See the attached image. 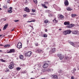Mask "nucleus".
<instances>
[{
	"label": "nucleus",
	"mask_w": 79,
	"mask_h": 79,
	"mask_svg": "<svg viewBox=\"0 0 79 79\" xmlns=\"http://www.w3.org/2000/svg\"><path fill=\"white\" fill-rule=\"evenodd\" d=\"M59 17L60 19H63V17H64V16L62 15H60Z\"/></svg>",
	"instance_id": "nucleus-29"
},
{
	"label": "nucleus",
	"mask_w": 79,
	"mask_h": 79,
	"mask_svg": "<svg viewBox=\"0 0 79 79\" xmlns=\"http://www.w3.org/2000/svg\"><path fill=\"white\" fill-rule=\"evenodd\" d=\"M52 78L54 79H58V76H57L56 75H53L52 76Z\"/></svg>",
	"instance_id": "nucleus-16"
},
{
	"label": "nucleus",
	"mask_w": 79,
	"mask_h": 79,
	"mask_svg": "<svg viewBox=\"0 0 79 79\" xmlns=\"http://www.w3.org/2000/svg\"><path fill=\"white\" fill-rule=\"evenodd\" d=\"M73 71H76V68L74 69Z\"/></svg>",
	"instance_id": "nucleus-49"
},
{
	"label": "nucleus",
	"mask_w": 79,
	"mask_h": 79,
	"mask_svg": "<svg viewBox=\"0 0 79 79\" xmlns=\"http://www.w3.org/2000/svg\"><path fill=\"white\" fill-rule=\"evenodd\" d=\"M27 42H28V43L29 42V40H28Z\"/></svg>",
	"instance_id": "nucleus-64"
},
{
	"label": "nucleus",
	"mask_w": 79,
	"mask_h": 79,
	"mask_svg": "<svg viewBox=\"0 0 79 79\" xmlns=\"http://www.w3.org/2000/svg\"><path fill=\"white\" fill-rule=\"evenodd\" d=\"M44 37H47V35H46V34H44L43 35Z\"/></svg>",
	"instance_id": "nucleus-39"
},
{
	"label": "nucleus",
	"mask_w": 79,
	"mask_h": 79,
	"mask_svg": "<svg viewBox=\"0 0 79 79\" xmlns=\"http://www.w3.org/2000/svg\"><path fill=\"white\" fill-rule=\"evenodd\" d=\"M71 79H74V77H71Z\"/></svg>",
	"instance_id": "nucleus-48"
},
{
	"label": "nucleus",
	"mask_w": 79,
	"mask_h": 79,
	"mask_svg": "<svg viewBox=\"0 0 79 79\" xmlns=\"http://www.w3.org/2000/svg\"><path fill=\"white\" fill-rule=\"evenodd\" d=\"M57 56L60 58V60H62L63 58H64V56L61 54H59L57 55Z\"/></svg>",
	"instance_id": "nucleus-7"
},
{
	"label": "nucleus",
	"mask_w": 79,
	"mask_h": 79,
	"mask_svg": "<svg viewBox=\"0 0 79 79\" xmlns=\"http://www.w3.org/2000/svg\"><path fill=\"white\" fill-rule=\"evenodd\" d=\"M31 79H34V78H31Z\"/></svg>",
	"instance_id": "nucleus-63"
},
{
	"label": "nucleus",
	"mask_w": 79,
	"mask_h": 79,
	"mask_svg": "<svg viewBox=\"0 0 79 79\" xmlns=\"http://www.w3.org/2000/svg\"><path fill=\"white\" fill-rule=\"evenodd\" d=\"M15 50L14 49H12L10 50L9 51L7 52V53H15Z\"/></svg>",
	"instance_id": "nucleus-5"
},
{
	"label": "nucleus",
	"mask_w": 79,
	"mask_h": 79,
	"mask_svg": "<svg viewBox=\"0 0 79 79\" xmlns=\"http://www.w3.org/2000/svg\"><path fill=\"white\" fill-rule=\"evenodd\" d=\"M73 34H79V32L78 31H73Z\"/></svg>",
	"instance_id": "nucleus-12"
},
{
	"label": "nucleus",
	"mask_w": 79,
	"mask_h": 79,
	"mask_svg": "<svg viewBox=\"0 0 79 79\" xmlns=\"http://www.w3.org/2000/svg\"><path fill=\"white\" fill-rule=\"evenodd\" d=\"M32 55V52H29L27 53H25V56H30Z\"/></svg>",
	"instance_id": "nucleus-3"
},
{
	"label": "nucleus",
	"mask_w": 79,
	"mask_h": 79,
	"mask_svg": "<svg viewBox=\"0 0 79 79\" xmlns=\"http://www.w3.org/2000/svg\"><path fill=\"white\" fill-rule=\"evenodd\" d=\"M53 22H54L55 21V23H58V21L56 20V19L55 18L54 20H52Z\"/></svg>",
	"instance_id": "nucleus-24"
},
{
	"label": "nucleus",
	"mask_w": 79,
	"mask_h": 79,
	"mask_svg": "<svg viewBox=\"0 0 79 79\" xmlns=\"http://www.w3.org/2000/svg\"><path fill=\"white\" fill-rule=\"evenodd\" d=\"M4 21H6V19H4Z\"/></svg>",
	"instance_id": "nucleus-53"
},
{
	"label": "nucleus",
	"mask_w": 79,
	"mask_h": 79,
	"mask_svg": "<svg viewBox=\"0 0 79 79\" xmlns=\"http://www.w3.org/2000/svg\"><path fill=\"white\" fill-rule=\"evenodd\" d=\"M48 66V64L47 63H45L43 65V68H47Z\"/></svg>",
	"instance_id": "nucleus-9"
},
{
	"label": "nucleus",
	"mask_w": 79,
	"mask_h": 79,
	"mask_svg": "<svg viewBox=\"0 0 79 79\" xmlns=\"http://www.w3.org/2000/svg\"><path fill=\"white\" fill-rule=\"evenodd\" d=\"M32 11L33 12V13H35V10H32Z\"/></svg>",
	"instance_id": "nucleus-42"
},
{
	"label": "nucleus",
	"mask_w": 79,
	"mask_h": 79,
	"mask_svg": "<svg viewBox=\"0 0 79 79\" xmlns=\"http://www.w3.org/2000/svg\"><path fill=\"white\" fill-rule=\"evenodd\" d=\"M38 66V68H41V65L40 64H38V65H35V66Z\"/></svg>",
	"instance_id": "nucleus-33"
},
{
	"label": "nucleus",
	"mask_w": 79,
	"mask_h": 79,
	"mask_svg": "<svg viewBox=\"0 0 79 79\" xmlns=\"http://www.w3.org/2000/svg\"><path fill=\"white\" fill-rule=\"evenodd\" d=\"M48 16L49 17H51V16H52V14H50L48 15Z\"/></svg>",
	"instance_id": "nucleus-41"
},
{
	"label": "nucleus",
	"mask_w": 79,
	"mask_h": 79,
	"mask_svg": "<svg viewBox=\"0 0 79 79\" xmlns=\"http://www.w3.org/2000/svg\"><path fill=\"white\" fill-rule=\"evenodd\" d=\"M33 2L35 4H37V0H33Z\"/></svg>",
	"instance_id": "nucleus-31"
},
{
	"label": "nucleus",
	"mask_w": 79,
	"mask_h": 79,
	"mask_svg": "<svg viewBox=\"0 0 79 79\" xmlns=\"http://www.w3.org/2000/svg\"><path fill=\"white\" fill-rule=\"evenodd\" d=\"M0 46H3V45L2 44H0Z\"/></svg>",
	"instance_id": "nucleus-60"
},
{
	"label": "nucleus",
	"mask_w": 79,
	"mask_h": 79,
	"mask_svg": "<svg viewBox=\"0 0 79 79\" xmlns=\"http://www.w3.org/2000/svg\"><path fill=\"white\" fill-rule=\"evenodd\" d=\"M58 72L59 73H62L63 72V71L61 69H59L58 70Z\"/></svg>",
	"instance_id": "nucleus-25"
},
{
	"label": "nucleus",
	"mask_w": 79,
	"mask_h": 79,
	"mask_svg": "<svg viewBox=\"0 0 79 79\" xmlns=\"http://www.w3.org/2000/svg\"><path fill=\"white\" fill-rule=\"evenodd\" d=\"M1 5L0 4V7ZM0 10H2V8H0Z\"/></svg>",
	"instance_id": "nucleus-58"
},
{
	"label": "nucleus",
	"mask_w": 79,
	"mask_h": 79,
	"mask_svg": "<svg viewBox=\"0 0 79 79\" xmlns=\"http://www.w3.org/2000/svg\"><path fill=\"white\" fill-rule=\"evenodd\" d=\"M19 58L21 60H23V58H24V56L22 55H21L20 56Z\"/></svg>",
	"instance_id": "nucleus-27"
},
{
	"label": "nucleus",
	"mask_w": 79,
	"mask_h": 79,
	"mask_svg": "<svg viewBox=\"0 0 79 79\" xmlns=\"http://www.w3.org/2000/svg\"><path fill=\"white\" fill-rule=\"evenodd\" d=\"M53 7H54V8H55L56 9V8H57V6H56V5H55V4H54L53 5Z\"/></svg>",
	"instance_id": "nucleus-36"
},
{
	"label": "nucleus",
	"mask_w": 79,
	"mask_h": 79,
	"mask_svg": "<svg viewBox=\"0 0 79 79\" xmlns=\"http://www.w3.org/2000/svg\"><path fill=\"white\" fill-rule=\"evenodd\" d=\"M17 48H22V43L21 42H19L17 44Z\"/></svg>",
	"instance_id": "nucleus-4"
},
{
	"label": "nucleus",
	"mask_w": 79,
	"mask_h": 79,
	"mask_svg": "<svg viewBox=\"0 0 79 79\" xmlns=\"http://www.w3.org/2000/svg\"><path fill=\"white\" fill-rule=\"evenodd\" d=\"M64 4L65 6H68L69 5V2L68 0H66L64 2Z\"/></svg>",
	"instance_id": "nucleus-11"
},
{
	"label": "nucleus",
	"mask_w": 79,
	"mask_h": 79,
	"mask_svg": "<svg viewBox=\"0 0 79 79\" xmlns=\"http://www.w3.org/2000/svg\"><path fill=\"white\" fill-rule=\"evenodd\" d=\"M47 71H50V69H47Z\"/></svg>",
	"instance_id": "nucleus-52"
},
{
	"label": "nucleus",
	"mask_w": 79,
	"mask_h": 79,
	"mask_svg": "<svg viewBox=\"0 0 79 79\" xmlns=\"http://www.w3.org/2000/svg\"><path fill=\"white\" fill-rule=\"evenodd\" d=\"M0 52H2V51L0 50Z\"/></svg>",
	"instance_id": "nucleus-61"
},
{
	"label": "nucleus",
	"mask_w": 79,
	"mask_h": 79,
	"mask_svg": "<svg viewBox=\"0 0 79 79\" xmlns=\"http://www.w3.org/2000/svg\"><path fill=\"white\" fill-rule=\"evenodd\" d=\"M76 16H77V15L76 14H72L71 15L72 18H74V17H76Z\"/></svg>",
	"instance_id": "nucleus-22"
},
{
	"label": "nucleus",
	"mask_w": 79,
	"mask_h": 79,
	"mask_svg": "<svg viewBox=\"0 0 79 79\" xmlns=\"http://www.w3.org/2000/svg\"><path fill=\"white\" fill-rule=\"evenodd\" d=\"M8 55L6 56H5V57L4 58V59H5V60H7L8 58Z\"/></svg>",
	"instance_id": "nucleus-28"
},
{
	"label": "nucleus",
	"mask_w": 79,
	"mask_h": 79,
	"mask_svg": "<svg viewBox=\"0 0 79 79\" xmlns=\"http://www.w3.org/2000/svg\"><path fill=\"white\" fill-rule=\"evenodd\" d=\"M8 12L9 13H12V10H9L8 11Z\"/></svg>",
	"instance_id": "nucleus-35"
},
{
	"label": "nucleus",
	"mask_w": 79,
	"mask_h": 79,
	"mask_svg": "<svg viewBox=\"0 0 79 79\" xmlns=\"http://www.w3.org/2000/svg\"><path fill=\"white\" fill-rule=\"evenodd\" d=\"M73 26H74V24L71 23V24L69 25V26H67V27L70 29V28H72Z\"/></svg>",
	"instance_id": "nucleus-8"
},
{
	"label": "nucleus",
	"mask_w": 79,
	"mask_h": 79,
	"mask_svg": "<svg viewBox=\"0 0 79 79\" xmlns=\"http://www.w3.org/2000/svg\"><path fill=\"white\" fill-rule=\"evenodd\" d=\"M56 51L55 48H52V50L49 51V54L52 55L53 53H54Z\"/></svg>",
	"instance_id": "nucleus-6"
},
{
	"label": "nucleus",
	"mask_w": 79,
	"mask_h": 79,
	"mask_svg": "<svg viewBox=\"0 0 79 79\" xmlns=\"http://www.w3.org/2000/svg\"><path fill=\"white\" fill-rule=\"evenodd\" d=\"M23 2L26 5H27L28 4V2L27 0H24Z\"/></svg>",
	"instance_id": "nucleus-23"
},
{
	"label": "nucleus",
	"mask_w": 79,
	"mask_h": 79,
	"mask_svg": "<svg viewBox=\"0 0 79 79\" xmlns=\"http://www.w3.org/2000/svg\"><path fill=\"white\" fill-rule=\"evenodd\" d=\"M9 9H10V10H11L13 9V8L12 7H10L9 8Z\"/></svg>",
	"instance_id": "nucleus-45"
},
{
	"label": "nucleus",
	"mask_w": 79,
	"mask_h": 79,
	"mask_svg": "<svg viewBox=\"0 0 79 79\" xmlns=\"http://www.w3.org/2000/svg\"><path fill=\"white\" fill-rule=\"evenodd\" d=\"M26 16H27V15H23V17H24V18H25V17H26Z\"/></svg>",
	"instance_id": "nucleus-47"
},
{
	"label": "nucleus",
	"mask_w": 79,
	"mask_h": 79,
	"mask_svg": "<svg viewBox=\"0 0 79 79\" xmlns=\"http://www.w3.org/2000/svg\"><path fill=\"white\" fill-rule=\"evenodd\" d=\"M30 26V27H31V28H33V27H32V26Z\"/></svg>",
	"instance_id": "nucleus-57"
},
{
	"label": "nucleus",
	"mask_w": 79,
	"mask_h": 79,
	"mask_svg": "<svg viewBox=\"0 0 79 79\" xmlns=\"http://www.w3.org/2000/svg\"><path fill=\"white\" fill-rule=\"evenodd\" d=\"M24 10V11H25L26 12H27L28 13H29V12H30V10L27 7H26L25 8Z\"/></svg>",
	"instance_id": "nucleus-10"
},
{
	"label": "nucleus",
	"mask_w": 79,
	"mask_h": 79,
	"mask_svg": "<svg viewBox=\"0 0 79 79\" xmlns=\"http://www.w3.org/2000/svg\"><path fill=\"white\" fill-rule=\"evenodd\" d=\"M49 11H50L49 10H46L45 11V12L46 13H48V12H49Z\"/></svg>",
	"instance_id": "nucleus-43"
},
{
	"label": "nucleus",
	"mask_w": 79,
	"mask_h": 79,
	"mask_svg": "<svg viewBox=\"0 0 79 79\" xmlns=\"http://www.w3.org/2000/svg\"><path fill=\"white\" fill-rule=\"evenodd\" d=\"M15 22V23H16L17 22H18V21H19V20H14Z\"/></svg>",
	"instance_id": "nucleus-44"
},
{
	"label": "nucleus",
	"mask_w": 79,
	"mask_h": 79,
	"mask_svg": "<svg viewBox=\"0 0 79 79\" xmlns=\"http://www.w3.org/2000/svg\"><path fill=\"white\" fill-rule=\"evenodd\" d=\"M48 20L47 19V20H46L44 21V23H45V24H47V23H48Z\"/></svg>",
	"instance_id": "nucleus-30"
},
{
	"label": "nucleus",
	"mask_w": 79,
	"mask_h": 79,
	"mask_svg": "<svg viewBox=\"0 0 79 79\" xmlns=\"http://www.w3.org/2000/svg\"><path fill=\"white\" fill-rule=\"evenodd\" d=\"M47 29H45V32H47Z\"/></svg>",
	"instance_id": "nucleus-50"
},
{
	"label": "nucleus",
	"mask_w": 79,
	"mask_h": 79,
	"mask_svg": "<svg viewBox=\"0 0 79 79\" xmlns=\"http://www.w3.org/2000/svg\"><path fill=\"white\" fill-rule=\"evenodd\" d=\"M31 15H35V14L32 13L31 14Z\"/></svg>",
	"instance_id": "nucleus-54"
},
{
	"label": "nucleus",
	"mask_w": 79,
	"mask_h": 79,
	"mask_svg": "<svg viewBox=\"0 0 79 79\" xmlns=\"http://www.w3.org/2000/svg\"><path fill=\"white\" fill-rule=\"evenodd\" d=\"M5 72H8L9 71V69H6L5 70Z\"/></svg>",
	"instance_id": "nucleus-38"
},
{
	"label": "nucleus",
	"mask_w": 79,
	"mask_h": 79,
	"mask_svg": "<svg viewBox=\"0 0 79 79\" xmlns=\"http://www.w3.org/2000/svg\"><path fill=\"white\" fill-rule=\"evenodd\" d=\"M44 4H41V5L43 7H44V8H47V7L45 5H48V2H44Z\"/></svg>",
	"instance_id": "nucleus-1"
},
{
	"label": "nucleus",
	"mask_w": 79,
	"mask_h": 79,
	"mask_svg": "<svg viewBox=\"0 0 79 79\" xmlns=\"http://www.w3.org/2000/svg\"><path fill=\"white\" fill-rule=\"evenodd\" d=\"M2 35H0V37H2Z\"/></svg>",
	"instance_id": "nucleus-56"
},
{
	"label": "nucleus",
	"mask_w": 79,
	"mask_h": 79,
	"mask_svg": "<svg viewBox=\"0 0 79 79\" xmlns=\"http://www.w3.org/2000/svg\"><path fill=\"white\" fill-rule=\"evenodd\" d=\"M67 10L68 11H71V10H72V9L70 7H68L67 8Z\"/></svg>",
	"instance_id": "nucleus-17"
},
{
	"label": "nucleus",
	"mask_w": 79,
	"mask_h": 79,
	"mask_svg": "<svg viewBox=\"0 0 79 79\" xmlns=\"http://www.w3.org/2000/svg\"><path fill=\"white\" fill-rule=\"evenodd\" d=\"M17 70L18 71H19L20 69H21V68L20 67H18L17 68Z\"/></svg>",
	"instance_id": "nucleus-40"
},
{
	"label": "nucleus",
	"mask_w": 79,
	"mask_h": 79,
	"mask_svg": "<svg viewBox=\"0 0 79 79\" xmlns=\"http://www.w3.org/2000/svg\"><path fill=\"white\" fill-rule=\"evenodd\" d=\"M63 34L64 35H67V31H64L63 32Z\"/></svg>",
	"instance_id": "nucleus-21"
},
{
	"label": "nucleus",
	"mask_w": 79,
	"mask_h": 79,
	"mask_svg": "<svg viewBox=\"0 0 79 79\" xmlns=\"http://www.w3.org/2000/svg\"><path fill=\"white\" fill-rule=\"evenodd\" d=\"M32 33L34 34H35V33L34 32H33Z\"/></svg>",
	"instance_id": "nucleus-62"
},
{
	"label": "nucleus",
	"mask_w": 79,
	"mask_h": 79,
	"mask_svg": "<svg viewBox=\"0 0 79 79\" xmlns=\"http://www.w3.org/2000/svg\"><path fill=\"white\" fill-rule=\"evenodd\" d=\"M10 46V45L9 44H6L4 46V47H9Z\"/></svg>",
	"instance_id": "nucleus-26"
},
{
	"label": "nucleus",
	"mask_w": 79,
	"mask_h": 79,
	"mask_svg": "<svg viewBox=\"0 0 79 79\" xmlns=\"http://www.w3.org/2000/svg\"><path fill=\"white\" fill-rule=\"evenodd\" d=\"M8 24H5L4 26V27L3 28V31H4V30H5L7 28V27H8Z\"/></svg>",
	"instance_id": "nucleus-13"
},
{
	"label": "nucleus",
	"mask_w": 79,
	"mask_h": 79,
	"mask_svg": "<svg viewBox=\"0 0 79 79\" xmlns=\"http://www.w3.org/2000/svg\"><path fill=\"white\" fill-rule=\"evenodd\" d=\"M59 31H61V29L60 28V29H59Z\"/></svg>",
	"instance_id": "nucleus-59"
},
{
	"label": "nucleus",
	"mask_w": 79,
	"mask_h": 79,
	"mask_svg": "<svg viewBox=\"0 0 79 79\" xmlns=\"http://www.w3.org/2000/svg\"><path fill=\"white\" fill-rule=\"evenodd\" d=\"M37 51L39 53H41L42 52V50L40 49H38Z\"/></svg>",
	"instance_id": "nucleus-32"
},
{
	"label": "nucleus",
	"mask_w": 79,
	"mask_h": 79,
	"mask_svg": "<svg viewBox=\"0 0 79 79\" xmlns=\"http://www.w3.org/2000/svg\"><path fill=\"white\" fill-rule=\"evenodd\" d=\"M66 31L67 34H71V32H72V31L70 30H66Z\"/></svg>",
	"instance_id": "nucleus-15"
},
{
	"label": "nucleus",
	"mask_w": 79,
	"mask_h": 79,
	"mask_svg": "<svg viewBox=\"0 0 79 79\" xmlns=\"http://www.w3.org/2000/svg\"><path fill=\"white\" fill-rule=\"evenodd\" d=\"M3 8H7L6 6H4Z\"/></svg>",
	"instance_id": "nucleus-46"
},
{
	"label": "nucleus",
	"mask_w": 79,
	"mask_h": 79,
	"mask_svg": "<svg viewBox=\"0 0 79 79\" xmlns=\"http://www.w3.org/2000/svg\"><path fill=\"white\" fill-rule=\"evenodd\" d=\"M69 24H70V23L69 22L66 21L64 23V25H68V26H69Z\"/></svg>",
	"instance_id": "nucleus-14"
},
{
	"label": "nucleus",
	"mask_w": 79,
	"mask_h": 79,
	"mask_svg": "<svg viewBox=\"0 0 79 79\" xmlns=\"http://www.w3.org/2000/svg\"><path fill=\"white\" fill-rule=\"evenodd\" d=\"M15 66V64L13 62H11L10 64L9 65V68L10 69H12L13 67Z\"/></svg>",
	"instance_id": "nucleus-2"
},
{
	"label": "nucleus",
	"mask_w": 79,
	"mask_h": 79,
	"mask_svg": "<svg viewBox=\"0 0 79 79\" xmlns=\"http://www.w3.org/2000/svg\"><path fill=\"white\" fill-rule=\"evenodd\" d=\"M56 10H57L58 11H60L61 10V8L57 6V8H56Z\"/></svg>",
	"instance_id": "nucleus-20"
},
{
	"label": "nucleus",
	"mask_w": 79,
	"mask_h": 79,
	"mask_svg": "<svg viewBox=\"0 0 79 79\" xmlns=\"http://www.w3.org/2000/svg\"><path fill=\"white\" fill-rule=\"evenodd\" d=\"M31 22H35V20H31V21H28L27 23H31Z\"/></svg>",
	"instance_id": "nucleus-37"
},
{
	"label": "nucleus",
	"mask_w": 79,
	"mask_h": 79,
	"mask_svg": "<svg viewBox=\"0 0 79 79\" xmlns=\"http://www.w3.org/2000/svg\"><path fill=\"white\" fill-rule=\"evenodd\" d=\"M14 31V29H12L11 30V31Z\"/></svg>",
	"instance_id": "nucleus-55"
},
{
	"label": "nucleus",
	"mask_w": 79,
	"mask_h": 79,
	"mask_svg": "<svg viewBox=\"0 0 79 79\" xmlns=\"http://www.w3.org/2000/svg\"><path fill=\"white\" fill-rule=\"evenodd\" d=\"M35 45H36V46H38V44H35Z\"/></svg>",
	"instance_id": "nucleus-51"
},
{
	"label": "nucleus",
	"mask_w": 79,
	"mask_h": 79,
	"mask_svg": "<svg viewBox=\"0 0 79 79\" xmlns=\"http://www.w3.org/2000/svg\"><path fill=\"white\" fill-rule=\"evenodd\" d=\"M26 73H27L26 71H24L22 72V74H26Z\"/></svg>",
	"instance_id": "nucleus-34"
},
{
	"label": "nucleus",
	"mask_w": 79,
	"mask_h": 79,
	"mask_svg": "<svg viewBox=\"0 0 79 79\" xmlns=\"http://www.w3.org/2000/svg\"><path fill=\"white\" fill-rule=\"evenodd\" d=\"M1 60L2 62H4L5 63H6V62H7V60H3V59H1Z\"/></svg>",
	"instance_id": "nucleus-18"
},
{
	"label": "nucleus",
	"mask_w": 79,
	"mask_h": 79,
	"mask_svg": "<svg viewBox=\"0 0 79 79\" xmlns=\"http://www.w3.org/2000/svg\"><path fill=\"white\" fill-rule=\"evenodd\" d=\"M69 43L70 44V45H72V46H74V45H75V44H74V43H73L72 42H69Z\"/></svg>",
	"instance_id": "nucleus-19"
}]
</instances>
